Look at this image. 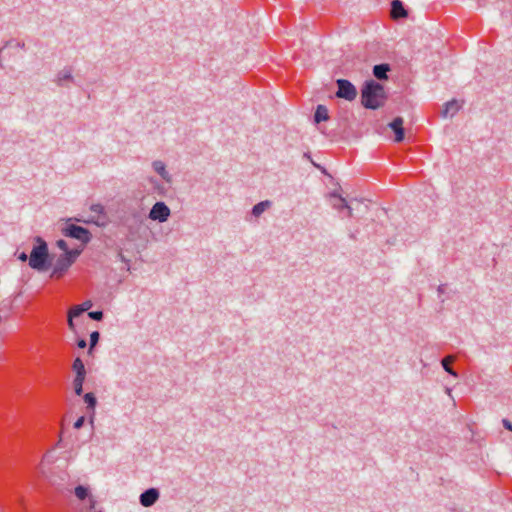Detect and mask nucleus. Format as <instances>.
Instances as JSON below:
<instances>
[{
	"mask_svg": "<svg viewBox=\"0 0 512 512\" xmlns=\"http://www.w3.org/2000/svg\"><path fill=\"white\" fill-rule=\"evenodd\" d=\"M387 99L382 84L369 80L366 81L361 90V103L367 109H378L385 104Z\"/></svg>",
	"mask_w": 512,
	"mask_h": 512,
	"instance_id": "1",
	"label": "nucleus"
},
{
	"mask_svg": "<svg viewBox=\"0 0 512 512\" xmlns=\"http://www.w3.org/2000/svg\"><path fill=\"white\" fill-rule=\"evenodd\" d=\"M35 245L29 256V266L37 271H45L48 268L49 251L45 240L37 236Z\"/></svg>",
	"mask_w": 512,
	"mask_h": 512,
	"instance_id": "2",
	"label": "nucleus"
},
{
	"mask_svg": "<svg viewBox=\"0 0 512 512\" xmlns=\"http://www.w3.org/2000/svg\"><path fill=\"white\" fill-rule=\"evenodd\" d=\"M61 231L64 236L77 239L83 245L89 243L92 238V235L88 229L68 222Z\"/></svg>",
	"mask_w": 512,
	"mask_h": 512,
	"instance_id": "3",
	"label": "nucleus"
},
{
	"mask_svg": "<svg viewBox=\"0 0 512 512\" xmlns=\"http://www.w3.org/2000/svg\"><path fill=\"white\" fill-rule=\"evenodd\" d=\"M338 90L336 96L347 101H353L357 96L356 87L346 79H338L336 81Z\"/></svg>",
	"mask_w": 512,
	"mask_h": 512,
	"instance_id": "4",
	"label": "nucleus"
},
{
	"mask_svg": "<svg viewBox=\"0 0 512 512\" xmlns=\"http://www.w3.org/2000/svg\"><path fill=\"white\" fill-rule=\"evenodd\" d=\"M170 216V209L164 202H156L149 212V218L165 222Z\"/></svg>",
	"mask_w": 512,
	"mask_h": 512,
	"instance_id": "5",
	"label": "nucleus"
},
{
	"mask_svg": "<svg viewBox=\"0 0 512 512\" xmlns=\"http://www.w3.org/2000/svg\"><path fill=\"white\" fill-rule=\"evenodd\" d=\"M74 262L64 253L61 254L54 265L51 277L61 278Z\"/></svg>",
	"mask_w": 512,
	"mask_h": 512,
	"instance_id": "6",
	"label": "nucleus"
},
{
	"mask_svg": "<svg viewBox=\"0 0 512 512\" xmlns=\"http://www.w3.org/2000/svg\"><path fill=\"white\" fill-rule=\"evenodd\" d=\"M158 498L159 491L156 488H149L140 495L139 501L143 507H151Z\"/></svg>",
	"mask_w": 512,
	"mask_h": 512,
	"instance_id": "7",
	"label": "nucleus"
},
{
	"mask_svg": "<svg viewBox=\"0 0 512 512\" xmlns=\"http://www.w3.org/2000/svg\"><path fill=\"white\" fill-rule=\"evenodd\" d=\"M403 119L401 117H396L390 124L389 127L393 130L395 134L394 140L396 142H401L404 139V128H403Z\"/></svg>",
	"mask_w": 512,
	"mask_h": 512,
	"instance_id": "8",
	"label": "nucleus"
},
{
	"mask_svg": "<svg viewBox=\"0 0 512 512\" xmlns=\"http://www.w3.org/2000/svg\"><path fill=\"white\" fill-rule=\"evenodd\" d=\"M85 403L87 404V413L90 416V422L93 423L94 416H95V407L97 405V399L95 395L91 392L86 393L83 397Z\"/></svg>",
	"mask_w": 512,
	"mask_h": 512,
	"instance_id": "9",
	"label": "nucleus"
},
{
	"mask_svg": "<svg viewBox=\"0 0 512 512\" xmlns=\"http://www.w3.org/2000/svg\"><path fill=\"white\" fill-rule=\"evenodd\" d=\"M407 16V11L400 0H393L391 3V17L399 19Z\"/></svg>",
	"mask_w": 512,
	"mask_h": 512,
	"instance_id": "10",
	"label": "nucleus"
},
{
	"mask_svg": "<svg viewBox=\"0 0 512 512\" xmlns=\"http://www.w3.org/2000/svg\"><path fill=\"white\" fill-rule=\"evenodd\" d=\"M460 108L461 104L457 100L453 99L445 104L441 114L443 117H452L459 111Z\"/></svg>",
	"mask_w": 512,
	"mask_h": 512,
	"instance_id": "11",
	"label": "nucleus"
},
{
	"mask_svg": "<svg viewBox=\"0 0 512 512\" xmlns=\"http://www.w3.org/2000/svg\"><path fill=\"white\" fill-rule=\"evenodd\" d=\"M390 71L389 64L383 63L373 67V75L378 80H386L388 78L387 73Z\"/></svg>",
	"mask_w": 512,
	"mask_h": 512,
	"instance_id": "12",
	"label": "nucleus"
},
{
	"mask_svg": "<svg viewBox=\"0 0 512 512\" xmlns=\"http://www.w3.org/2000/svg\"><path fill=\"white\" fill-rule=\"evenodd\" d=\"M330 198L334 199L332 202V207L338 211L344 210L347 201L345 198H343L340 194L337 192L330 193Z\"/></svg>",
	"mask_w": 512,
	"mask_h": 512,
	"instance_id": "13",
	"label": "nucleus"
},
{
	"mask_svg": "<svg viewBox=\"0 0 512 512\" xmlns=\"http://www.w3.org/2000/svg\"><path fill=\"white\" fill-rule=\"evenodd\" d=\"M66 81H73L71 69H63L57 74L56 83L59 86H63Z\"/></svg>",
	"mask_w": 512,
	"mask_h": 512,
	"instance_id": "14",
	"label": "nucleus"
},
{
	"mask_svg": "<svg viewBox=\"0 0 512 512\" xmlns=\"http://www.w3.org/2000/svg\"><path fill=\"white\" fill-rule=\"evenodd\" d=\"M328 110L324 105H318L314 114V119L316 123H320L322 121L328 120Z\"/></svg>",
	"mask_w": 512,
	"mask_h": 512,
	"instance_id": "15",
	"label": "nucleus"
},
{
	"mask_svg": "<svg viewBox=\"0 0 512 512\" xmlns=\"http://www.w3.org/2000/svg\"><path fill=\"white\" fill-rule=\"evenodd\" d=\"M270 206L271 202L269 200L261 201L252 208V215L259 217Z\"/></svg>",
	"mask_w": 512,
	"mask_h": 512,
	"instance_id": "16",
	"label": "nucleus"
},
{
	"mask_svg": "<svg viewBox=\"0 0 512 512\" xmlns=\"http://www.w3.org/2000/svg\"><path fill=\"white\" fill-rule=\"evenodd\" d=\"M72 369L75 372V376H86V369L83 361L77 357L72 364Z\"/></svg>",
	"mask_w": 512,
	"mask_h": 512,
	"instance_id": "17",
	"label": "nucleus"
},
{
	"mask_svg": "<svg viewBox=\"0 0 512 512\" xmlns=\"http://www.w3.org/2000/svg\"><path fill=\"white\" fill-rule=\"evenodd\" d=\"M153 169L164 179L169 180V174L166 171L165 164L162 161H154L153 162Z\"/></svg>",
	"mask_w": 512,
	"mask_h": 512,
	"instance_id": "18",
	"label": "nucleus"
},
{
	"mask_svg": "<svg viewBox=\"0 0 512 512\" xmlns=\"http://www.w3.org/2000/svg\"><path fill=\"white\" fill-rule=\"evenodd\" d=\"M86 376H75L73 380V389L76 395L80 396L83 393V384Z\"/></svg>",
	"mask_w": 512,
	"mask_h": 512,
	"instance_id": "19",
	"label": "nucleus"
},
{
	"mask_svg": "<svg viewBox=\"0 0 512 512\" xmlns=\"http://www.w3.org/2000/svg\"><path fill=\"white\" fill-rule=\"evenodd\" d=\"M454 358L452 356H446L442 359L441 364L443 369L449 373L450 375L457 377V373L451 368L450 364L453 362Z\"/></svg>",
	"mask_w": 512,
	"mask_h": 512,
	"instance_id": "20",
	"label": "nucleus"
},
{
	"mask_svg": "<svg viewBox=\"0 0 512 512\" xmlns=\"http://www.w3.org/2000/svg\"><path fill=\"white\" fill-rule=\"evenodd\" d=\"M75 496L79 500H85L89 496V490L87 487H84L82 485H79L75 488Z\"/></svg>",
	"mask_w": 512,
	"mask_h": 512,
	"instance_id": "21",
	"label": "nucleus"
},
{
	"mask_svg": "<svg viewBox=\"0 0 512 512\" xmlns=\"http://www.w3.org/2000/svg\"><path fill=\"white\" fill-rule=\"evenodd\" d=\"M99 338H100V334H99L98 331H94V332H92L90 334V347H89V350H88L89 354L92 353V350L97 345V343L99 341Z\"/></svg>",
	"mask_w": 512,
	"mask_h": 512,
	"instance_id": "22",
	"label": "nucleus"
},
{
	"mask_svg": "<svg viewBox=\"0 0 512 512\" xmlns=\"http://www.w3.org/2000/svg\"><path fill=\"white\" fill-rule=\"evenodd\" d=\"M84 312V309H82L79 305H75L72 308H70L68 315L69 318H75L80 316Z\"/></svg>",
	"mask_w": 512,
	"mask_h": 512,
	"instance_id": "23",
	"label": "nucleus"
},
{
	"mask_svg": "<svg viewBox=\"0 0 512 512\" xmlns=\"http://www.w3.org/2000/svg\"><path fill=\"white\" fill-rule=\"evenodd\" d=\"M81 252V249H69L67 253L64 254L67 255L73 262H75Z\"/></svg>",
	"mask_w": 512,
	"mask_h": 512,
	"instance_id": "24",
	"label": "nucleus"
},
{
	"mask_svg": "<svg viewBox=\"0 0 512 512\" xmlns=\"http://www.w3.org/2000/svg\"><path fill=\"white\" fill-rule=\"evenodd\" d=\"M88 316L95 321H101L103 319L102 311H92L88 313Z\"/></svg>",
	"mask_w": 512,
	"mask_h": 512,
	"instance_id": "25",
	"label": "nucleus"
},
{
	"mask_svg": "<svg viewBox=\"0 0 512 512\" xmlns=\"http://www.w3.org/2000/svg\"><path fill=\"white\" fill-rule=\"evenodd\" d=\"M56 245L59 249H61L64 253H67L69 250L68 244L65 240L60 239L56 242Z\"/></svg>",
	"mask_w": 512,
	"mask_h": 512,
	"instance_id": "26",
	"label": "nucleus"
},
{
	"mask_svg": "<svg viewBox=\"0 0 512 512\" xmlns=\"http://www.w3.org/2000/svg\"><path fill=\"white\" fill-rule=\"evenodd\" d=\"M90 210L97 214H104V207L101 204H93L90 207Z\"/></svg>",
	"mask_w": 512,
	"mask_h": 512,
	"instance_id": "27",
	"label": "nucleus"
},
{
	"mask_svg": "<svg viewBox=\"0 0 512 512\" xmlns=\"http://www.w3.org/2000/svg\"><path fill=\"white\" fill-rule=\"evenodd\" d=\"M84 423H85V417H84V416H81V417H79V418L75 421V423H74V428H75V429H80V428H82V427H83Z\"/></svg>",
	"mask_w": 512,
	"mask_h": 512,
	"instance_id": "28",
	"label": "nucleus"
},
{
	"mask_svg": "<svg viewBox=\"0 0 512 512\" xmlns=\"http://www.w3.org/2000/svg\"><path fill=\"white\" fill-rule=\"evenodd\" d=\"M92 301L91 300H86L84 301L82 304H80L79 306L84 309V312L85 311H88L91 307H92Z\"/></svg>",
	"mask_w": 512,
	"mask_h": 512,
	"instance_id": "29",
	"label": "nucleus"
},
{
	"mask_svg": "<svg viewBox=\"0 0 512 512\" xmlns=\"http://www.w3.org/2000/svg\"><path fill=\"white\" fill-rule=\"evenodd\" d=\"M502 424L505 429L512 432V423L508 419H506V418L502 419Z\"/></svg>",
	"mask_w": 512,
	"mask_h": 512,
	"instance_id": "30",
	"label": "nucleus"
},
{
	"mask_svg": "<svg viewBox=\"0 0 512 512\" xmlns=\"http://www.w3.org/2000/svg\"><path fill=\"white\" fill-rule=\"evenodd\" d=\"M344 210H346V216L349 218L353 217V209L352 207L347 203Z\"/></svg>",
	"mask_w": 512,
	"mask_h": 512,
	"instance_id": "31",
	"label": "nucleus"
},
{
	"mask_svg": "<svg viewBox=\"0 0 512 512\" xmlns=\"http://www.w3.org/2000/svg\"><path fill=\"white\" fill-rule=\"evenodd\" d=\"M18 259L22 262H25V261L29 260V257L25 252H22L19 254Z\"/></svg>",
	"mask_w": 512,
	"mask_h": 512,
	"instance_id": "32",
	"label": "nucleus"
},
{
	"mask_svg": "<svg viewBox=\"0 0 512 512\" xmlns=\"http://www.w3.org/2000/svg\"><path fill=\"white\" fill-rule=\"evenodd\" d=\"M77 346L81 349L85 348L87 346L86 340L80 339L77 341Z\"/></svg>",
	"mask_w": 512,
	"mask_h": 512,
	"instance_id": "33",
	"label": "nucleus"
},
{
	"mask_svg": "<svg viewBox=\"0 0 512 512\" xmlns=\"http://www.w3.org/2000/svg\"><path fill=\"white\" fill-rule=\"evenodd\" d=\"M68 326L71 330H74L75 329V325H74V322H73V318H69L68 317Z\"/></svg>",
	"mask_w": 512,
	"mask_h": 512,
	"instance_id": "34",
	"label": "nucleus"
},
{
	"mask_svg": "<svg viewBox=\"0 0 512 512\" xmlns=\"http://www.w3.org/2000/svg\"><path fill=\"white\" fill-rule=\"evenodd\" d=\"M444 291H445V285H440V286L438 287V292H439V293H444Z\"/></svg>",
	"mask_w": 512,
	"mask_h": 512,
	"instance_id": "35",
	"label": "nucleus"
},
{
	"mask_svg": "<svg viewBox=\"0 0 512 512\" xmlns=\"http://www.w3.org/2000/svg\"><path fill=\"white\" fill-rule=\"evenodd\" d=\"M89 501H90V507H91V508H94V506H95V501H94L92 498H89Z\"/></svg>",
	"mask_w": 512,
	"mask_h": 512,
	"instance_id": "36",
	"label": "nucleus"
},
{
	"mask_svg": "<svg viewBox=\"0 0 512 512\" xmlns=\"http://www.w3.org/2000/svg\"><path fill=\"white\" fill-rule=\"evenodd\" d=\"M119 257L121 258L122 261H126L122 253H119Z\"/></svg>",
	"mask_w": 512,
	"mask_h": 512,
	"instance_id": "37",
	"label": "nucleus"
},
{
	"mask_svg": "<svg viewBox=\"0 0 512 512\" xmlns=\"http://www.w3.org/2000/svg\"><path fill=\"white\" fill-rule=\"evenodd\" d=\"M304 156L308 159H310V156L308 154H304Z\"/></svg>",
	"mask_w": 512,
	"mask_h": 512,
	"instance_id": "38",
	"label": "nucleus"
}]
</instances>
